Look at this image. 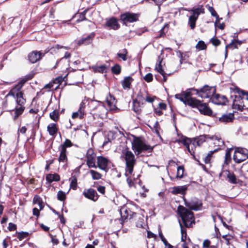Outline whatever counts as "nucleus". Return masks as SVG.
<instances>
[{
	"label": "nucleus",
	"instance_id": "1",
	"mask_svg": "<svg viewBox=\"0 0 248 248\" xmlns=\"http://www.w3.org/2000/svg\"><path fill=\"white\" fill-rule=\"evenodd\" d=\"M32 76H28L20 80L13 87L5 96V101L3 103V107L8 108L10 110L15 111L14 119H16L24 111V104L26 102L23 97V93L21 89L24 84L32 78Z\"/></svg>",
	"mask_w": 248,
	"mask_h": 248
},
{
	"label": "nucleus",
	"instance_id": "2",
	"mask_svg": "<svg viewBox=\"0 0 248 248\" xmlns=\"http://www.w3.org/2000/svg\"><path fill=\"white\" fill-rule=\"evenodd\" d=\"M121 157L125 162V175H128L132 174L133 168L136 162L134 155L131 151L125 149L122 151Z\"/></svg>",
	"mask_w": 248,
	"mask_h": 248
},
{
	"label": "nucleus",
	"instance_id": "3",
	"mask_svg": "<svg viewBox=\"0 0 248 248\" xmlns=\"http://www.w3.org/2000/svg\"><path fill=\"white\" fill-rule=\"evenodd\" d=\"M177 211L186 227H190L195 224L194 214L192 211L181 205L178 206Z\"/></svg>",
	"mask_w": 248,
	"mask_h": 248
},
{
	"label": "nucleus",
	"instance_id": "4",
	"mask_svg": "<svg viewBox=\"0 0 248 248\" xmlns=\"http://www.w3.org/2000/svg\"><path fill=\"white\" fill-rule=\"evenodd\" d=\"M131 144L132 149L137 155H140L142 152L146 151L151 152L153 150V148L145 144L140 138L135 136H133Z\"/></svg>",
	"mask_w": 248,
	"mask_h": 248
},
{
	"label": "nucleus",
	"instance_id": "5",
	"mask_svg": "<svg viewBox=\"0 0 248 248\" xmlns=\"http://www.w3.org/2000/svg\"><path fill=\"white\" fill-rule=\"evenodd\" d=\"M188 105L192 108H197L199 111L204 115L211 116L212 114V110L207 107L205 103H202L201 101L196 99L189 100Z\"/></svg>",
	"mask_w": 248,
	"mask_h": 248
},
{
	"label": "nucleus",
	"instance_id": "6",
	"mask_svg": "<svg viewBox=\"0 0 248 248\" xmlns=\"http://www.w3.org/2000/svg\"><path fill=\"white\" fill-rule=\"evenodd\" d=\"M196 91L199 96L202 98H210L211 100V98L214 95L216 92L215 87H209L207 85H205L200 90H196Z\"/></svg>",
	"mask_w": 248,
	"mask_h": 248
},
{
	"label": "nucleus",
	"instance_id": "7",
	"mask_svg": "<svg viewBox=\"0 0 248 248\" xmlns=\"http://www.w3.org/2000/svg\"><path fill=\"white\" fill-rule=\"evenodd\" d=\"M248 158V150L246 148H237L233 156V159L237 163H240Z\"/></svg>",
	"mask_w": 248,
	"mask_h": 248
},
{
	"label": "nucleus",
	"instance_id": "8",
	"mask_svg": "<svg viewBox=\"0 0 248 248\" xmlns=\"http://www.w3.org/2000/svg\"><path fill=\"white\" fill-rule=\"evenodd\" d=\"M185 205L190 209L195 211L200 210L202 207V202L196 198H192L189 201L184 199Z\"/></svg>",
	"mask_w": 248,
	"mask_h": 248
},
{
	"label": "nucleus",
	"instance_id": "9",
	"mask_svg": "<svg viewBox=\"0 0 248 248\" xmlns=\"http://www.w3.org/2000/svg\"><path fill=\"white\" fill-rule=\"evenodd\" d=\"M138 17L139 16L138 14L128 12L123 14L121 16V19L126 25L129 23L137 21Z\"/></svg>",
	"mask_w": 248,
	"mask_h": 248
},
{
	"label": "nucleus",
	"instance_id": "10",
	"mask_svg": "<svg viewBox=\"0 0 248 248\" xmlns=\"http://www.w3.org/2000/svg\"><path fill=\"white\" fill-rule=\"evenodd\" d=\"M95 154L92 149L88 150L86 154L87 165L89 168H96L95 165Z\"/></svg>",
	"mask_w": 248,
	"mask_h": 248
},
{
	"label": "nucleus",
	"instance_id": "11",
	"mask_svg": "<svg viewBox=\"0 0 248 248\" xmlns=\"http://www.w3.org/2000/svg\"><path fill=\"white\" fill-rule=\"evenodd\" d=\"M83 195L86 198L93 202L96 201L98 199V195L95 190L89 188L83 192Z\"/></svg>",
	"mask_w": 248,
	"mask_h": 248
},
{
	"label": "nucleus",
	"instance_id": "12",
	"mask_svg": "<svg viewBox=\"0 0 248 248\" xmlns=\"http://www.w3.org/2000/svg\"><path fill=\"white\" fill-rule=\"evenodd\" d=\"M232 106L233 108L240 110H242L244 109V108L245 106L244 105L243 98L240 95H235Z\"/></svg>",
	"mask_w": 248,
	"mask_h": 248
},
{
	"label": "nucleus",
	"instance_id": "13",
	"mask_svg": "<svg viewBox=\"0 0 248 248\" xmlns=\"http://www.w3.org/2000/svg\"><path fill=\"white\" fill-rule=\"evenodd\" d=\"M171 193L174 195L180 194L184 196L186 194L187 186H173L171 188Z\"/></svg>",
	"mask_w": 248,
	"mask_h": 248
},
{
	"label": "nucleus",
	"instance_id": "14",
	"mask_svg": "<svg viewBox=\"0 0 248 248\" xmlns=\"http://www.w3.org/2000/svg\"><path fill=\"white\" fill-rule=\"evenodd\" d=\"M85 103L82 102L80 104V106L78 111L73 113L72 116V118L76 119L78 118L80 119L83 118L85 114Z\"/></svg>",
	"mask_w": 248,
	"mask_h": 248
},
{
	"label": "nucleus",
	"instance_id": "15",
	"mask_svg": "<svg viewBox=\"0 0 248 248\" xmlns=\"http://www.w3.org/2000/svg\"><path fill=\"white\" fill-rule=\"evenodd\" d=\"M211 101L215 104L224 105L227 102V98L225 96L220 95L215 93L211 98Z\"/></svg>",
	"mask_w": 248,
	"mask_h": 248
},
{
	"label": "nucleus",
	"instance_id": "16",
	"mask_svg": "<svg viewBox=\"0 0 248 248\" xmlns=\"http://www.w3.org/2000/svg\"><path fill=\"white\" fill-rule=\"evenodd\" d=\"M97 166L102 170H105L108 166V160L103 156H98L97 157Z\"/></svg>",
	"mask_w": 248,
	"mask_h": 248
},
{
	"label": "nucleus",
	"instance_id": "17",
	"mask_svg": "<svg viewBox=\"0 0 248 248\" xmlns=\"http://www.w3.org/2000/svg\"><path fill=\"white\" fill-rule=\"evenodd\" d=\"M106 26L109 27L110 29L115 30H117L120 27V25L118 24L117 19L114 17L107 19Z\"/></svg>",
	"mask_w": 248,
	"mask_h": 248
},
{
	"label": "nucleus",
	"instance_id": "18",
	"mask_svg": "<svg viewBox=\"0 0 248 248\" xmlns=\"http://www.w3.org/2000/svg\"><path fill=\"white\" fill-rule=\"evenodd\" d=\"M106 102L110 110H115L116 108V101L113 96L109 94L107 97Z\"/></svg>",
	"mask_w": 248,
	"mask_h": 248
},
{
	"label": "nucleus",
	"instance_id": "19",
	"mask_svg": "<svg viewBox=\"0 0 248 248\" xmlns=\"http://www.w3.org/2000/svg\"><path fill=\"white\" fill-rule=\"evenodd\" d=\"M210 136L208 135H201L194 140L193 145L199 146L205 141L206 139H210Z\"/></svg>",
	"mask_w": 248,
	"mask_h": 248
},
{
	"label": "nucleus",
	"instance_id": "20",
	"mask_svg": "<svg viewBox=\"0 0 248 248\" xmlns=\"http://www.w3.org/2000/svg\"><path fill=\"white\" fill-rule=\"evenodd\" d=\"M95 35L94 33H91L89 34L87 36L84 38H82L78 41V45H81L82 44L88 45L91 42L93 39L94 38Z\"/></svg>",
	"mask_w": 248,
	"mask_h": 248
},
{
	"label": "nucleus",
	"instance_id": "21",
	"mask_svg": "<svg viewBox=\"0 0 248 248\" xmlns=\"http://www.w3.org/2000/svg\"><path fill=\"white\" fill-rule=\"evenodd\" d=\"M28 58L31 63H35L40 59L41 53L38 51H33L29 54Z\"/></svg>",
	"mask_w": 248,
	"mask_h": 248
},
{
	"label": "nucleus",
	"instance_id": "22",
	"mask_svg": "<svg viewBox=\"0 0 248 248\" xmlns=\"http://www.w3.org/2000/svg\"><path fill=\"white\" fill-rule=\"evenodd\" d=\"M233 119L234 115L232 113H230L223 115L219 118V120L221 122L229 123L232 122Z\"/></svg>",
	"mask_w": 248,
	"mask_h": 248
},
{
	"label": "nucleus",
	"instance_id": "23",
	"mask_svg": "<svg viewBox=\"0 0 248 248\" xmlns=\"http://www.w3.org/2000/svg\"><path fill=\"white\" fill-rule=\"evenodd\" d=\"M190 11L192 12V15L197 18L200 14L204 13V9L202 5H199L197 8H193Z\"/></svg>",
	"mask_w": 248,
	"mask_h": 248
},
{
	"label": "nucleus",
	"instance_id": "24",
	"mask_svg": "<svg viewBox=\"0 0 248 248\" xmlns=\"http://www.w3.org/2000/svg\"><path fill=\"white\" fill-rule=\"evenodd\" d=\"M181 142L186 147L188 151L191 155H193L194 153L192 148L191 149L190 148V144L191 142L190 139L187 138H183L181 140Z\"/></svg>",
	"mask_w": 248,
	"mask_h": 248
},
{
	"label": "nucleus",
	"instance_id": "25",
	"mask_svg": "<svg viewBox=\"0 0 248 248\" xmlns=\"http://www.w3.org/2000/svg\"><path fill=\"white\" fill-rule=\"evenodd\" d=\"M133 79L129 76L125 77L122 82V86L124 89H129L130 85Z\"/></svg>",
	"mask_w": 248,
	"mask_h": 248
},
{
	"label": "nucleus",
	"instance_id": "26",
	"mask_svg": "<svg viewBox=\"0 0 248 248\" xmlns=\"http://www.w3.org/2000/svg\"><path fill=\"white\" fill-rule=\"evenodd\" d=\"M59 150L60 151V155L58 158L59 162L66 164L67 162L66 151L62 149Z\"/></svg>",
	"mask_w": 248,
	"mask_h": 248
},
{
	"label": "nucleus",
	"instance_id": "27",
	"mask_svg": "<svg viewBox=\"0 0 248 248\" xmlns=\"http://www.w3.org/2000/svg\"><path fill=\"white\" fill-rule=\"evenodd\" d=\"M120 214L121 216V218L123 220L126 219L128 218L129 215L130 216V213L131 211L126 209L125 207H124L120 209Z\"/></svg>",
	"mask_w": 248,
	"mask_h": 248
},
{
	"label": "nucleus",
	"instance_id": "28",
	"mask_svg": "<svg viewBox=\"0 0 248 248\" xmlns=\"http://www.w3.org/2000/svg\"><path fill=\"white\" fill-rule=\"evenodd\" d=\"M47 131L51 136H54L56 134L58 131V128L56 127L55 124H50L47 127Z\"/></svg>",
	"mask_w": 248,
	"mask_h": 248
},
{
	"label": "nucleus",
	"instance_id": "29",
	"mask_svg": "<svg viewBox=\"0 0 248 248\" xmlns=\"http://www.w3.org/2000/svg\"><path fill=\"white\" fill-rule=\"evenodd\" d=\"M60 179L59 175L57 173L49 174L46 176V180L49 183L53 181H58Z\"/></svg>",
	"mask_w": 248,
	"mask_h": 248
},
{
	"label": "nucleus",
	"instance_id": "30",
	"mask_svg": "<svg viewBox=\"0 0 248 248\" xmlns=\"http://www.w3.org/2000/svg\"><path fill=\"white\" fill-rule=\"evenodd\" d=\"M33 202L34 204H37L39 207V210H42L44 208L43 202L41 198L38 195H35L33 199Z\"/></svg>",
	"mask_w": 248,
	"mask_h": 248
},
{
	"label": "nucleus",
	"instance_id": "31",
	"mask_svg": "<svg viewBox=\"0 0 248 248\" xmlns=\"http://www.w3.org/2000/svg\"><path fill=\"white\" fill-rule=\"evenodd\" d=\"M210 139L214 141V144L217 146H221L223 144V142L221 138L216 136H210Z\"/></svg>",
	"mask_w": 248,
	"mask_h": 248
},
{
	"label": "nucleus",
	"instance_id": "32",
	"mask_svg": "<svg viewBox=\"0 0 248 248\" xmlns=\"http://www.w3.org/2000/svg\"><path fill=\"white\" fill-rule=\"evenodd\" d=\"M72 145V143L69 140L66 139L63 144L59 147V149H62L66 151V148L71 147Z\"/></svg>",
	"mask_w": 248,
	"mask_h": 248
},
{
	"label": "nucleus",
	"instance_id": "33",
	"mask_svg": "<svg viewBox=\"0 0 248 248\" xmlns=\"http://www.w3.org/2000/svg\"><path fill=\"white\" fill-rule=\"evenodd\" d=\"M127 51L126 49H123L121 50L117 54V55L118 57L121 58L123 61H125L127 60Z\"/></svg>",
	"mask_w": 248,
	"mask_h": 248
},
{
	"label": "nucleus",
	"instance_id": "34",
	"mask_svg": "<svg viewBox=\"0 0 248 248\" xmlns=\"http://www.w3.org/2000/svg\"><path fill=\"white\" fill-rule=\"evenodd\" d=\"M141 103L138 101L133 100V109L136 112H138L141 110Z\"/></svg>",
	"mask_w": 248,
	"mask_h": 248
},
{
	"label": "nucleus",
	"instance_id": "35",
	"mask_svg": "<svg viewBox=\"0 0 248 248\" xmlns=\"http://www.w3.org/2000/svg\"><path fill=\"white\" fill-rule=\"evenodd\" d=\"M198 18L191 15L189 16L188 19V24L191 29H193L195 27L196 22Z\"/></svg>",
	"mask_w": 248,
	"mask_h": 248
},
{
	"label": "nucleus",
	"instance_id": "36",
	"mask_svg": "<svg viewBox=\"0 0 248 248\" xmlns=\"http://www.w3.org/2000/svg\"><path fill=\"white\" fill-rule=\"evenodd\" d=\"M90 173L92 175L93 180H99L102 177V174L94 170H90Z\"/></svg>",
	"mask_w": 248,
	"mask_h": 248
},
{
	"label": "nucleus",
	"instance_id": "37",
	"mask_svg": "<svg viewBox=\"0 0 248 248\" xmlns=\"http://www.w3.org/2000/svg\"><path fill=\"white\" fill-rule=\"evenodd\" d=\"M175 97L180 100L181 102H183L185 104L188 105V102L190 100H193V99H189L188 100L185 99L182 93H177L175 95Z\"/></svg>",
	"mask_w": 248,
	"mask_h": 248
},
{
	"label": "nucleus",
	"instance_id": "38",
	"mask_svg": "<svg viewBox=\"0 0 248 248\" xmlns=\"http://www.w3.org/2000/svg\"><path fill=\"white\" fill-rule=\"evenodd\" d=\"M184 172V168L182 166L178 167L177 170L176 178L181 179L183 177Z\"/></svg>",
	"mask_w": 248,
	"mask_h": 248
},
{
	"label": "nucleus",
	"instance_id": "39",
	"mask_svg": "<svg viewBox=\"0 0 248 248\" xmlns=\"http://www.w3.org/2000/svg\"><path fill=\"white\" fill-rule=\"evenodd\" d=\"M227 176L229 181L230 183H232V184L236 183V177L233 173H231V172L228 171Z\"/></svg>",
	"mask_w": 248,
	"mask_h": 248
},
{
	"label": "nucleus",
	"instance_id": "40",
	"mask_svg": "<svg viewBox=\"0 0 248 248\" xmlns=\"http://www.w3.org/2000/svg\"><path fill=\"white\" fill-rule=\"evenodd\" d=\"M94 72H98L99 73H103L106 69V66L105 65L100 66H94L93 67Z\"/></svg>",
	"mask_w": 248,
	"mask_h": 248
},
{
	"label": "nucleus",
	"instance_id": "41",
	"mask_svg": "<svg viewBox=\"0 0 248 248\" xmlns=\"http://www.w3.org/2000/svg\"><path fill=\"white\" fill-rule=\"evenodd\" d=\"M180 226L181 227V241L182 242L186 241V230L183 228L182 224L179 222Z\"/></svg>",
	"mask_w": 248,
	"mask_h": 248
},
{
	"label": "nucleus",
	"instance_id": "42",
	"mask_svg": "<svg viewBox=\"0 0 248 248\" xmlns=\"http://www.w3.org/2000/svg\"><path fill=\"white\" fill-rule=\"evenodd\" d=\"M145 100V96L144 94L142 93H140L138 95L137 98L134 100L135 101H138L141 103V104H143L144 101Z\"/></svg>",
	"mask_w": 248,
	"mask_h": 248
},
{
	"label": "nucleus",
	"instance_id": "43",
	"mask_svg": "<svg viewBox=\"0 0 248 248\" xmlns=\"http://www.w3.org/2000/svg\"><path fill=\"white\" fill-rule=\"evenodd\" d=\"M77 179L75 176H73L71 178L70 187L73 189L77 188Z\"/></svg>",
	"mask_w": 248,
	"mask_h": 248
},
{
	"label": "nucleus",
	"instance_id": "44",
	"mask_svg": "<svg viewBox=\"0 0 248 248\" xmlns=\"http://www.w3.org/2000/svg\"><path fill=\"white\" fill-rule=\"evenodd\" d=\"M191 89H189L185 92H182L185 99H186L187 100H188L189 99H195L194 98L189 97L191 94Z\"/></svg>",
	"mask_w": 248,
	"mask_h": 248
},
{
	"label": "nucleus",
	"instance_id": "45",
	"mask_svg": "<svg viewBox=\"0 0 248 248\" xmlns=\"http://www.w3.org/2000/svg\"><path fill=\"white\" fill-rule=\"evenodd\" d=\"M50 117L54 121H57L59 118L58 112L56 110H54L49 114Z\"/></svg>",
	"mask_w": 248,
	"mask_h": 248
},
{
	"label": "nucleus",
	"instance_id": "46",
	"mask_svg": "<svg viewBox=\"0 0 248 248\" xmlns=\"http://www.w3.org/2000/svg\"><path fill=\"white\" fill-rule=\"evenodd\" d=\"M145 226L143 217L140 218L136 222V226L139 228H144Z\"/></svg>",
	"mask_w": 248,
	"mask_h": 248
},
{
	"label": "nucleus",
	"instance_id": "47",
	"mask_svg": "<svg viewBox=\"0 0 248 248\" xmlns=\"http://www.w3.org/2000/svg\"><path fill=\"white\" fill-rule=\"evenodd\" d=\"M121 66L118 64H116L112 67V71L115 74H119L121 72Z\"/></svg>",
	"mask_w": 248,
	"mask_h": 248
},
{
	"label": "nucleus",
	"instance_id": "48",
	"mask_svg": "<svg viewBox=\"0 0 248 248\" xmlns=\"http://www.w3.org/2000/svg\"><path fill=\"white\" fill-rule=\"evenodd\" d=\"M220 19H222V18H219L217 19L216 20L215 24V26L216 27H217L219 29L223 30L224 28L225 25H224V24L223 23H219V21H220Z\"/></svg>",
	"mask_w": 248,
	"mask_h": 248
},
{
	"label": "nucleus",
	"instance_id": "49",
	"mask_svg": "<svg viewBox=\"0 0 248 248\" xmlns=\"http://www.w3.org/2000/svg\"><path fill=\"white\" fill-rule=\"evenodd\" d=\"M196 47L200 50H203L206 48V45L203 41H200L196 45Z\"/></svg>",
	"mask_w": 248,
	"mask_h": 248
},
{
	"label": "nucleus",
	"instance_id": "50",
	"mask_svg": "<svg viewBox=\"0 0 248 248\" xmlns=\"http://www.w3.org/2000/svg\"><path fill=\"white\" fill-rule=\"evenodd\" d=\"M57 197L59 200L62 201L65 200L66 198L65 194L64 192L59 191L57 194Z\"/></svg>",
	"mask_w": 248,
	"mask_h": 248
},
{
	"label": "nucleus",
	"instance_id": "51",
	"mask_svg": "<svg viewBox=\"0 0 248 248\" xmlns=\"http://www.w3.org/2000/svg\"><path fill=\"white\" fill-rule=\"evenodd\" d=\"M125 175L127 177V179H126L127 183H128L129 186L130 187H131V186H132L134 185L133 179L132 178L133 173L130 175Z\"/></svg>",
	"mask_w": 248,
	"mask_h": 248
},
{
	"label": "nucleus",
	"instance_id": "52",
	"mask_svg": "<svg viewBox=\"0 0 248 248\" xmlns=\"http://www.w3.org/2000/svg\"><path fill=\"white\" fill-rule=\"evenodd\" d=\"M29 233L27 232H20L17 234V238L19 240H22L23 238H26L28 236Z\"/></svg>",
	"mask_w": 248,
	"mask_h": 248
},
{
	"label": "nucleus",
	"instance_id": "53",
	"mask_svg": "<svg viewBox=\"0 0 248 248\" xmlns=\"http://www.w3.org/2000/svg\"><path fill=\"white\" fill-rule=\"evenodd\" d=\"M231 149H229L226 152L225 162L226 164H228V162L231 160Z\"/></svg>",
	"mask_w": 248,
	"mask_h": 248
},
{
	"label": "nucleus",
	"instance_id": "54",
	"mask_svg": "<svg viewBox=\"0 0 248 248\" xmlns=\"http://www.w3.org/2000/svg\"><path fill=\"white\" fill-rule=\"evenodd\" d=\"M216 150H215L214 151H210L209 153L204 157V162L206 164L209 163L210 161V159L213 153L216 151Z\"/></svg>",
	"mask_w": 248,
	"mask_h": 248
},
{
	"label": "nucleus",
	"instance_id": "55",
	"mask_svg": "<svg viewBox=\"0 0 248 248\" xmlns=\"http://www.w3.org/2000/svg\"><path fill=\"white\" fill-rule=\"evenodd\" d=\"M161 61H160L159 62L158 64H157L156 66H155V69L158 72H159L160 74H164V71L163 70V69H162V66L161 65Z\"/></svg>",
	"mask_w": 248,
	"mask_h": 248
},
{
	"label": "nucleus",
	"instance_id": "56",
	"mask_svg": "<svg viewBox=\"0 0 248 248\" xmlns=\"http://www.w3.org/2000/svg\"><path fill=\"white\" fill-rule=\"evenodd\" d=\"M87 10H85L83 12L80 14L79 15V18L77 20V22H80L84 20H86V18L85 17V15L87 12Z\"/></svg>",
	"mask_w": 248,
	"mask_h": 248
},
{
	"label": "nucleus",
	"instance_id": "57",
	"mask_svg": "<svg viewBox=\"0 0 248 248\" xmlns=\"http://www.w3.org/2000/svg\"><path fill=\"white\" fill-rule=\"evenodd\" d=\"M241 44V42L239 40H234V42H232V43H230L229 45H227L226 46V48L231 47L232 46H234V48H237L236 44H238L239 45H240Z\"/></svg>",
	"mask_w": 248,
	"mask_h": 248
},
{
	"label": "nucleus",
	"instance_id": "58",
	"mask_svg": "<svg viewBox=\"0 0 248 248\" xmlns=\"http://www.w3.org/2000/svg\"><path fill=\"white\" fill-rule=\"evenodd\" d=\"M144 79L147 82H150L153 80V75L151 73H148L145 76Z\"/></svg>",
	"mask_w": 248,
	"mask_h": 248
},
{
	"label": "nucleus",
	"instance_id": "59",
	"mask_svg": "<svg viewBox=\"0 0 248 248\" xmlns=\"http://www.w3.org/2000/svg\"><path fill=\"white\" fill-rule=\"evenodd\" d=\"M209 11H210L211 15L212 16H215L216 17V19H218L219 17L217 15V13L215 11V10L214 9V8L212 7H209Z\"/></svg>",
	"mask_w": 248,
	"mask_h": 248
},
{
	"label": "nucleus",
	"instance_id": "60",
	"mask_svg": "<svg viewBox=\"0 0 248 248\" xmlns=\"http://www.w3.org/2000/svg\"><path fill=\"white\" fill-rule=\"evenodd\" d=\"M155 98V96L151 97L147 94L145 96V101L149 103H152Z\"/></svg>",
	"mask_w": 248,
	"mask_h": 248
},
{
	"label": "nucleus",
	"instance_id": "61",
	"mask_svg": "<svg viewBox=\"0 0 248 248\" xmlns=\"http://www.w3.org/2000/svg\"><path fill=\"white\" fill-rule=\"evenodd\" d=\"M213 45L215 46H217L220 44V41L217 39L212 38L211 40Z\"/></svg>",
	"mask_w": 248,
	"mask_h": 248
},
{
	"label": "nucleus",
	"instance_id": "62",
	"mask_svg": "<svg viewBox=\"0 0 248 248\" xmlns=\"http://www.w3.org/2000/svg\"><path fill=\"white\" fill-rule=\"evenodd\" d=\"M8 228L9 230L10 231H14L16 229V226L15 224H13L12 223H9Z\"/></svg>",
	"mask_w": 248,
	"mask_h": 248
},
{
	"label": "nucleus",
	"instance_id": "63",
	"mask_svg": "<svg viewBox=\"0 0 248 248\" xmlns=\"http://www.w3.org/2000/svg\"><path fill=\"white\" fill-rule=\"evenodd\" d=\"M210 245V241L208 240H205L203 242V248H208L209 247Z\"/></svg>",
	"mask_w": 248,
	"mask_h": 248
},
{
	"label": "nucleus",
	"instance_id": "64",
	"mask_svg": "<svg viewBox=\"0 0 248 248\" xmlns=\"http://www.w3.org/2000/svg\"><path fill=\"white\" fill-rule=\"evenodd\" d=\"M154 127L155 129V133L157 135H159L158 129L159 128V123L157 121H156L155 123V124L154 125Z\"/></svg>",
	"mask_w": 248,
	"mask_h": 248
}]
</instances>
